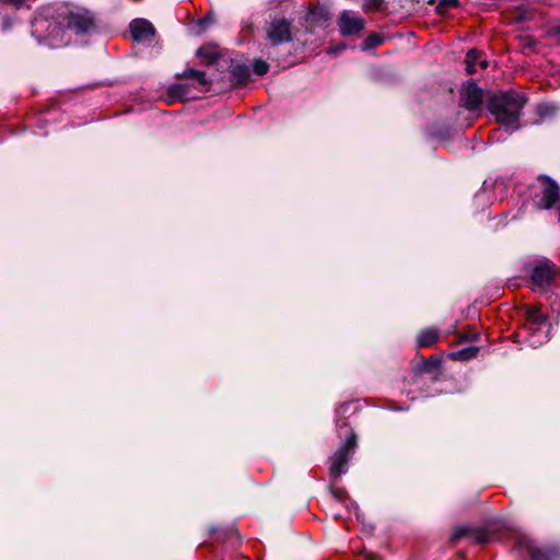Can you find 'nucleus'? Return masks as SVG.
<instances>
[{
	"label": "nucleus",
	"mask_w": 560,
	"mask_h": 560,
	"mask_svg": "<svg viewBox=\"0 0 560 560\" xmlns=\"http://www.w3.org/2000/svg\"><path fill=\"white\" fill-rule=\"evenodd\" d=\"M479 352L478 347H467L465 349L454 351L447 354V358L453 361H468L477 357Z\"/></svg>",
	"instance_id": "obj_15"
},
{
	"label": "nucleus",
	"mask_w": 560,
	"mask_h": 560,
	"mask_svg": "<svg viewBox=\"0 0 560 560\" xmlns=\"http://www.w3.org/2000/svg\"><path fill=\"white\" fill-rule=\"evenodd\" d=\"M383 0H365L362 8L365 12H375L381 10Z\"/></svg>",
	"instance_id": "obj_20"
},
{
	"label": "nucleus",
	"mask_w": 560,
	"mask_h": 560,
	"mask_svg": "<svg viewBox=\"0 0 560 560\" xmlns=\"http://www.w3.org/2000/svg\"><path fill=\"white\" fill-rule=\"evenodd\" d=\"M439 331L434 328H424L417 336V346L419 348H429L439 340Z\"/></svg>",
	"instance_id": "obj_13"
},
{
	"label": "nucleus",
	"mask_w": 560,
	"mask_h": 560,
	"mask_svg": "<svg viewBox=\"0 0 560 560\" xmlns=\"http://www.w3.org/2000/svg\"><path fill=\"white\" fill-rule=\"evenodd\" d=\"M365 25V21L357 13L343 11L339 15L338 26L343 36L355 35L360 33Z\"/></svg>",
	"instance_id": "obj_8"
},
{
	"label": "nucleus",
	"mask_w": 560,
	"mask_h": 560,
	"mask_svg": "<svg viewBox=\"0 0 560 560\" xmlns=\"http://www.w3.org/2000/svg\"><path fill=\"white\" fill-rule=\"evenodd\" d=\"M330 492L334 501L330 503L331 514L335 518H343L346 515L338 511L337 504H341L345 506L347 514L350 515L352 512L357 514L358 506L357 504L349 498L346 489L340 487H330Z\"/></svg>",
	"instance_id": "obj_7"
},
{
	"label": "nucleus",
	"mask_w": 560,
	"mask_h": 560,
	"mask_svg": "<svg viewBox=\"0 0 560 560\" xmlns=\"http://www.w3.org/2000/svg\"><path fill=\"white\" fill-rule=\"evenodd\" d=\"M130 32L133 39L139 42L151 40L155 34L153 25L143 19L133 20L130 23Z\"/></svg>",
	"instance_id": "obj_11"
},
{
	"label": "nucleus",
	"mask_w": 560,
	"mask_h": 560,
	"mask_svg": "<svg viewBox=\"0 0 560 560\" xmlns=\"http://www.w3.org/2000/svg\"><path fill=\"white\" fill-rule=\"evenodd\" d=\"M94 27V19L86 10L68 11L60 15L58 24L49 25V35L63 39L66 31L74 34L88 33Z\"/></svg>",
	"instance_id": "obj_2"
},
{
	"label": "nucleus",
	"mask_w": 560,
	"mask_h": 560,
	"mask_svg": "<svg viewBox=\"0 0 560 560\" xmlns=\"http://www.w3.org/2000/svg\"><path fill=\"white\" fill-rule=\"evenodd\" d=\"M385 42V36L378 33H371L362 43L364 50L375 48Z\"/></svg>",
	"instance_id": "obj_16"
},
{
	"label": "nucleus",
	"mask_w": 560,
	"mask_h": 560,
	"mask_svg": "<svg viewBox=\"0 0 560 560\" xmlns=\"http://www.w3.org/2000/svg\"><path fill=\"white\" fill-rule=\"evenodd\" d=\"M268 69H269V66L267 62L262 61V60H257L255 63H254V71L256 74L258 75H262L265 73L268 72Z\"/></svg>",
	"instance_id": "obj_21"
},
{
	"label": "nucleus",
	"mask_w": 560,
	"mask_h": 560,
	"mask_svg": "<svg viewBox=\"0 0 560 560\" xmlns=\"http://www.w3.org/2000/svg\"><path fill=\"white\" fill-rule=\"evenodd\" d=\"M476 541L479 544H486L490 540L488 534L486 532H478L476 534Z\"/></svg>",
	"instance_id": "obj_22"
},
{
	"label": "nucleus",
	"mask_w": 560,
	"mask_h": 560,
	"mask_svg": "<svg viewBox=\"0 0 560 560\" xmlns=\"http://www.w3.org/2000/svg\"><path fill=\"white\" fill-rule=\"evenodd\" d=\"M547 322V316L540 305H532L526 308L524 328L529 332H539Z\"/></svg>",
	"instance_id": "obj_9"
},
{
	"label": "nucleus",
	"mask_w": 560,
	"mask_h": 560,
	"mask_svg": "<svg viewBox=\"0 0 560 560\" xmlns=\"http://www.w3.org/2000/svg\"><path fill=\"white\" fill-rule=\"evenodd\" d=\"M481 52L476 49H470L466 55V73L474 74L477 72L476 65H478L481 69H486L488 67V61L486 59L480 60Z\"/></svg>",
	"instance_id": "obj_12"
},
{
	"label": "nucleus",
	"mask_w": 560,
	"mask_h": 560,
	"mask_svg": "<svg viewBox=\"0 0 560 560\" xmlns=\"http://www.w3.org/2000/svg\"><path fill=\"white\" fill-rule=\"evenodd\" d=\"M197 56L203 63L212 65L219 59L220 54L215 46H202L198 49Z\"/></svg>",
	"instance_id": "obj_14"
},
{
	"label": "nucleus",
	"mask_w": 560,
	"mask_h": 560,
	"mask_svg": "<svg viewBox=\"0 0 560 560\" xmlns=\"http://www.w3.org/2000/svg\"><path fill=\"white\" fill-rule=\"evenodd\" d=\"M477 339V334L467 332L460 337V341H472Z\"/></svg>",
	"instance_id": "obj_23"
},
{
	"label": "nucleus",
	"mask_w": 560,
	"mask_h": 560,
	"mask_svg": "<svg viewBox=\"0 0 560 560\" xmlns=\"http://www.w3.org/2000/svg\"><path fill=\"white\" fill-rule=\"evenodd\" d=\"M465 533H466V530H465V529H457V530L454 533V535H453L452 539H453V540L458 539V538H460L463 535H465Z\"/></svg>",
	"instance_id": "obj_24"
},
{
	"label": "nucleus",
	"mask_w": 560,
	"mask_h": 560,
	"mask_svg": "<svg viewBox=\"0 0 560 560\" xmlns=\"http://www.w3.org/2000/svg\"><path fill=\"white\" fill-rule=\"evenodd\" d=\"M540 192L536 194V206L541 210L552 209L560 200V186L547 175H539Z\"/></svg>",
	"instance_id": "obj_5"
},
{
	"label": "nucleus",
	"mask_w": 560,
	"mask_h": 560,
	"mask_svg": "<svg viewBox=\"0 0 560 560\" xmlns=\"http://www.w3.org/2000/svg\"><path fill=\"white\" fill-rule=\"evenodd\" d=\"M183 77L186 79L196 80L200 85H203V86L209 84L206 73L202 71H198L195 69H188L184 72Z\"/></svg>",
	"instance_id": "obj_17"
},
{
	"label": "nucleus",
	"mask_w": 560,
	"mask_h": 560,
	"mask_svg": "<svg viewBox=\"0 0 560 560\" xmlns=\"http://www.w3.org/2000/svg\"><path fill=\"white\" fill-rule=\"evenodd\" d=\"M525 103L526 98L523 94L505 92L493 95L488 101V109L498 122L516 129Z\"/></svg>",
	"instance_id": "obj_1"
},
{
	"label": "nucleus",
	"mask_w": 560,
	"mask_h": 560,
	"mask_svg": "<svg viewBox=\"0 0 560 560\" xmlns=\"http://www.w3.org/2000/svg\"><path fill=\"white\" fill-rule=\"evenodd\" d=\"M442 364V359L438 355H431L423 360V370L425 372H432L439 370Z\"/></svg>",
	"instance_id": "obj_18"
},
{
	"label": "nucleus",
	"mask_w": 560,
	"mask_h": 560,
	"mask_svg": "<svg viewBox=\"0 0 560 560\" xmlns=\"http://www.w3.org/2000/svg\"><path fill=\"white\" fill-rule=\"evenodd\" d=\"M267 38L272 45L292 40L291 23L285 19H275L267 28Z\"/></svg>",
	"instance_id": "obj_6"
},
{
	"label": "nucleus",
	"mask_w": 560,
	"mask_h": 560,
	"mask_svg": "<svg viewBox=\"0 0 560 560\" xmlns=\"http://www.w3.org/2000/svg\"><path fill=\"white\" fill-rule=\"evenodd\" d=\"M457 0H441L436 7V10L440 14H444L448 9L457 8Z\"/></svg>",
	"instance_id": "obj_19"
},
{
	"label": "nucleus",
	"mask_w": 560,
	"mask_h": 560,
	"mask_svg": "<svg viewBox=\"0 0 560 560\" xmlns=\"http://www.w3.org/2000/svg\"><path fill=\"white\" fill-rule=\"evenodd\" d=\"M357 448V435L347 429L343 444L329 457V477L339 479L348 470V463Z\"/></svg>",
	"instance_id": "obj_4"
},
{
	"label": "nucleus",
	"mask_w": 560,
	"mask_h": 560,
	"mask_svg": "<svg viewBox=\"0 0 560 560\" xmlns=\"http://www.w3.org/2000/svg\"><path fill=\"white\" fill-rule=\"evenodd\" d=\"M464 106L470 112L480 109L483 102V92L474 81H469L463 94Z\"/></svg>",
	"instance_id": "obj_10"
},
{
	"label": "nucleus",
	"mask_w": 560,
	"mask_h": 560,
	"mask_svg": "<svg viewBox=\"0 0 560 560\" xmlns=\"http://www.w3.org/2000/svg\"><path fill=\"white\" fill-rule=\"evenodd\" d=\"M530 279V288L534 291L548 289L558 275L557 266L549 259H535L526 265Z\"/></svg>",
	"instance_id": "obj_3"
}]
</instances>
